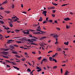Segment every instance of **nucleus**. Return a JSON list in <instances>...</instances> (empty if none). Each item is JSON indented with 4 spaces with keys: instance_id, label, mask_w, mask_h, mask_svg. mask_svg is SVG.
Instances as JSON below:
<instances>
[{
    "instance_id": "obj_52",
    "label": "nucleus",
    "mask_w": 75,
    "mask_h": 75,
    "mask_svg": "<svg viewBox=\"0 0 75 75\" xmlns=\"http://www.w3.org/2000/svg\"><path fill=\"white\" fill-rule=\"evenodd\" d=\"M69 26H68L67 25H66V28H67V29H68V28H69Z\"/></svg>"
},
{
    "instance_id": "obj_62",
    "label": "nucleus",
    "mask_w": 75,
    "mask_h": 75,
    "mask_svg": "<svg viewBox=\"0 0 75 75\" xmlns=\"http://www.w3.org/2000/svg\"><path fill=\"white\" fill-rule=\"evenodd\" d=\"M37 68H36V69H40V68L39 67H38V66H36Z\"/></svg>"
},
{
    "instance_id": "obj_58",
    "label": "nucleus",
    "mask_w": 75,
    "mask_h": 75,
    "mask_svg": "<svg viewBox=\"0 0 75 75\" xmlns=\"http://www.w3.org/2000/svg\"><path fill=\"white\" fill-rule=\"evenodd\" d=\"M54 23H58V22H57V21L56 20L54 21Z\"/></svg>"
},
{
    "instance_id": "obj_7",
    "label": "nucleus",
    "mask_w": 75,
    "mask_h": 75,
    "mask_svg": "<svg viewBox=\"0 0 75 75\" xmlns=\"http://www.w3.org/2000/svg\"><path fill=\"white\" fill-rule=\"evenodd\" d=\"M23 33L25 34H30L29 32H26L25 31H23Z\"/></svg>"
},
{
    "instance_id": "obj_14",
    "label": "nucleus",
    "mask_w": 75,
    "mask_h": 75,
    "mask_svg": "<svg viewBox=\"0 0 75 75\" xmlns=\"http://www.w3.org/2000/svg\"><path fill=\"white\" fill-rule=\"evenodd\" d=\"M2 57L4 58H8V57L7 56H4V55H3Z\"/></svg>"
},
{
    "instance_id": "obj_15",
    "label": "nucleus",
    "mask_w": 75,
    "mask_h": 75,
    "mask_svg": "<svg viewBox=\"0 0 75 75\" xmlns=\"http://www.w3.org/2000/svg\"><path fill=\"white\" fill-rule=\"evenodd\" d=\"M39 21H42V18L40 17V19L39 20Z\"/></svg>"
},
{
    "instance_id": "obj_18",
    "label": "nucleus",
    "mask_w": 75,
    "mask_h": 75,
    "mask_svg": "<svg viewBox=\"0 0 75 75\" xmlns=\"http://www.w3.org/2000/svg\"><path fill=\"white\" fill-rule=\"evenodd\" d=\"M69 43V42H64V44L65 45H68V44Z\"/></svg>"
},
{
    "instance_id": "obj_45",
    "label": "nucleus",
    "mask_w": 75,
    "mask_h": 75,
    "mask_svg": "<svg viewBox=\"0 0 75 75\" xmlns=\"http://www.w3.org/2000/svg\"><path fill=\"white\" fill-rule=\"evenodd\" d=\"M39 24H40V23H38V24H36L35 25V26H37L38 25H39Z\"/></svg>"
},
{
    "instance_id": "obj_8",
    "label": "nucleus",
    "mask_w": 75,
    "mask_h": 75,
    "mask_svg": "<svg viewBox=\"0 0 75 75\" xmlns=\"http://www.w3.org/2000/svg\"><path fill=\"white\" fill-rule=\"evenodd\" d=\"M69 72L68 71H66V72H65V73L64 74L65 75H68V74H69Z\"/></svg>"
},
{
    "instance_id": "obj_16",
    "label": "nucleus",
    "mask_w": 75,
    "mask_h": 75,
    "mask_svg": "<svg viewBox=\"0 0 75 75\" xmlns=\"http://www.w3.org/2000/svg\"><path fill=\"white\" fill-rule=\"evenodd\" d=\"M15 57H17V58H20L21 57H20V56L16 54L15 55Z\"/></svg>"
},
{
    "instance_id": "obj_29",
    "label": "nucleus",
    "mask_w": 75,
    "mask_h": 75,
    "mask_svg": "<svg viewBox=\"0 0 75 75\" xmlns=\"http://www.w3.org/2000/svg\"><path fill=\"white\" fill-rule=\"evenodd\" d=\"M36 31H39V32H40L41 33H42V31L41 30H40L39 29H37Z\"/></svg>"
},
{
    "instance_id": "obj_12",
    "label": "nucleus",
    "mask_w": 75,
    "mask_h": 75,
    "mask_svg": "<svg viewBox=\"0 0 75 75\" xmlns=\"http://www.w3.org/2000/svg\"><path fill=\"white\" fill-rule=\"evenodd\" d=\"M10 47L11 48V49H14V47L13 46V45H10Z\"/></svg>"
},
{
    "instance_id": "obj_48",
    "label": "nucleus",
    "mask_w": 75,
    "mask_h": 75,
    "mask_svg": "<svg viewBox=\"0 0 75 75\" xmlns=\"http://www.w3.org/2000/svg\"><path fill=\"white\" fill-rule=\"evenodd\" d=\"M32 53L33 54H35V52H32Z\"/></svg>"
},
{
    "instance_id": "obj_4",
    "label": "nucleus",
    "mask_w": 75,
    "mask_h": 75,
    "mask_svg": "<svg viewBox=\"0 0 75 75\" xmlns=\"http://www.w3.org/2000/svg\"><path fill=\"white\" fill-rule=\"evenodd\" d=\"M47 11H43L42 12V14H44L45 16H47Z\"/></svg>"
},
{
    "instance_id": "obj_3",
    "label": "nucleus",
    "mask_w": 75,
    "mask_h": 75,
    "mask_svg": "<svg viewBox=\"0 0 75 75\" xmlns=\"http://www.w3.org/2000/svg\"><path fill=\"white\" fill-rule=\"evenodd\" d=\"M3 54H4V55H7V54L8 53V52H2Z\"/></svg>"
},
{
    "instance_id": "obj_1",
    "label": "nucleus",
    "mask_w": 75,
    "mask_h": 75,
    "mask_svg": "<svg viewBox=\"0 0 75 75\" xmlns=\"http://www.w3.org/2000/svg\"><path fill=\"white\" fill-rule=\"evenodd\" d=\"M20 40H21V41H27V39H26V38L25 37L23 38L20 39Z\"/></svg>"
},
{
    "instance_id": "obj_6",
    "label": "nucleus",
    "mask_w": 75,
    "mask_h": 75,
    "mask_svg": "<svg viewBox=\"0 0 75 75\" xmlns=\"http://www.w3.org/2000/svg\"><path fill=\"white\" fill-rule=\"evenodd\" d=\"M12 41V40H8V41L7 42V44H10V43H12L11 42Z\"/></svg>"
},
{
    "instance_id": "obj_34",
    "label": "nucleus",
    "mask_w": 75,
    "mask_h": 75,
    "mask_svg": "<svg viewBox=\"0 0 75 75\" xmlns=\"http://www.w3.org/2000/svg\"><path fill=\"white\" fill-rule=\"evenodd\" d=\"M0 40H1V39H2V38H3V36L2 35H1V36H0Z\"/></svg>"
},
{
    "instance_id": "obj_55",
    "label": "nucleus",
    "mask_w": 75,
    "mask_h": 75,
    "mask_svg": "<svg viewBox=\"0 0 75 75\" xmlns=\"http://www.w3.org/2000/svg\"><path fill=\"white\" fill-rule=\"evenodd\" d=\"M52 51H52L50 50L48 52V53L49 54V53H50V52H52Z\"/></svg>"
},
{
    "instance_id": "obj_57",
    "label": "nucleus",
    "mask_w": 75,
    "mask_h": 75,
    "mask_svg": "<svg viewBox=\"0 0 75 75\" xmlns=\"http://www.w3.org/2000/svg\"><path fill=\"white\" fill-rule=\"evenodd\" d=\"M0 9H1V10H4V8H3L2 7H1L0 8Z\"/></svg>"
},
{
    "instance_id": "obj_22",
    "label": "nucleus",
    "mask_w": 75,
    "mask_h": 75,
    "mask_svg": "<svg viewBox=\"0 0 75 75\" xmlns=\"http://www.w3.org/2000/svg\"><path fill=\"white\" fill-rule=\"evenodd\" d=\"M54 37H55L54 38H57L59 36L58 35H55Z\"/></svg>"
},
{
    "instance_id": "obj_46",
    "label": "nucleus",
    "mask_w": 75,
    "mask_h": 75,
    "mask_svg": "<svg viewBox=\"0 0 75 75\" xmlns=\"http://www.w3.org/2000/svg\"><path fill=\"white\" fill-rule=\"evenodd\" d=\"M6 66H7V68H8H8H10V66L7 64H6Z\"/></svg>"
},
{
    "instance_id": "obj_61",
    "label": "nucleus",
    "mask_w": 75,
    "mask_h": 75,
    "mask_svg": "<svg viewBox=\"0 0 75 75\" xmlns=\"http://www.w3.org/2000/svg\"><path fill=\"white\" fill-rule=\"evenodd\" d=\"M43 29H44V30H47V29L46 28L44 27H43Z\"/></svg>"
},
{
    "instance_id": "obj_2",
    "label": "nucleus",
    "mask_w": 75,
    "mask_h": 75,
    "mask_svg": "<svg viewBox=\"0 0 75 75\" xmlns=\"http://www.w3.org/2000/svg\"><path fill=\"white\" fill-rule=\"evenodd\" d=\"M28 36H29V37H30L33 38H35V39H36L37 40H38V38H37L36 37H34V36H32V35L29 34L28 35Z\"/></svg>"
},
{
    "instance_id": "obj_5",
    "label": "nucleus",
    "mask_w": 75,
    "mask_h": 75,
    "mask_svg": "<svg viewBox=\"0 0 75 75\" xmlns=\"http://www.w3.org/2000/svg\"><path fill=\"white\" fill-rule=\"evenodd\" d=\"M1 50H2V51H8L9 50V49L7 48L5 49H2Z\"/></svg>"
},
{
    "instance_id": "obj_11",
    "label": "nucleus",
    "mask_w": 75,
    "mask_h": 75,
    "mask_svg": "<svg viewBox=\"0 0 75 75\" xmlns=\"http://www.w3.org/2000/svg\"><path fill=\"white\" fill-rule=\"evenodd\" d=\"M28 41H29V42H33L34 41H33V40H30V39H28L27 40Z\"/></svg>"
},
{
    "instance_id": "obj_21",
    "label": "nucleus",
    "mask_w": 75,
    "mask_h": 75,
    "mask_svg": "<svg viewBox=\"0 0 75 75\" xmlns=\"http://www.w3.org/2000/svg\"><path fill=\"white\" fill-rule=\"evenodd\" d=\"M17 16H15L14 15L13 16L12 18V19H14V18H16Z\"/></svg>"
},
{
    "instance_id": "obj_9",
    "label": "nucleus",
    "mask_w": 75,
    "mask_h": 75,
    "mask_svg": "<svg viewBox=\"0 0 75 75\" xmlns=\"http://www.w3.org/2000/svg\"><path fill=\"white\" fill-rule=\"evenodd\" d=\"M70 20V19L68 18H67L64 19V20L65 21H68V20Z\"/></svg>"
},
{
    "instance_id": "obj_31",
    "label": "nucleus",
    "mask_w": 75,
    "mask_h": 75,
    "mask_svg": "<svg viewBox=\"0 0 75 75\" xmlns=\"http://www.w3.org/2000/svg\"><path fill=\"white\" fill-rule=\"evenodd\" d=\"M9 24H10L9 25L10 26V27H12L13 26V24H11V23H9Z\"/></svg>"
},
{
    "instance_id": "obj_27",
    "label": "nucleus",
    "mask_w": 75,
    "mask_h": 75,
    "mask_svg": "<svg viewBox=\"0 0 75 75\" xmlns=\"http://www.w3.org/2000/svg\"><path fill=\"white\" fill-rule=\"evenodd\" d=\"M12 53H13V54H17V53L15 52H12Z\"/></svg>"
},
{
    "instance_id": "obj_47",
    "label": "nucleus",
    "mask_w": 75,
    "mask_h": 75,
    "mask_svg": "<svg viewBox=\"0 0 75 75\" xmlns=\"http://www.w3.org/2000/svg\"><path fill=\"white\" fill-rule=\"evenodd\" d=\"M7 3V1H6L4 2V3H3L2 4H6Z\"/></svg>"
},
{
    "instance_id": "obj_25",
    "label": "nucleus",
    "mask_w": 75,
    "mask_h": 75,
    "mask_svg": "<svg viewBox=\"0 0 75 75\" xmlns=\"http://www.w3.org/2000/svg\"><path fill=\"white\" fill-rule=\"evenodd\" d=\"M5 61L7 62H8V63H11V62L9 61V60H5Z\"/></svg>"
},
{
    "instance_id": "obj_28",
    "label": "nucleus",
    "mask_w": 75,
    "mask_h": 75,
    "mask_svg": "<svg viewBox=\"0 0 75 75\" xmlns=\"http://www.w3.org/2000/svg\"><path fill=\"white\" fill-rule=\"evenodd\" d=\"M12 8H14V7H15L14 5L13 4H12Z\"/></svg>"
},
{
    "instance_id": "obj_13",
    "label": "nucleus",
    "mask_w": 75,
    "mask_h": 75,
    "mask_svg": "<svg viewBox=\"0 0 75 75\" xmlns=\"http://www.w3.org/2000/svg\"><path fill=\"white\" fill-rule=\"evenodd\" d=\"M42 61H43L45 62H47V59L45 58L42 60Z\"/></svg>"
},
{
    "instance_id": "obj_17",
    "label": "nucleus",
    "mask_w": 75,
    "mask_h": 75,
    "mask_svg": "<svg viewBox=\"0 0 75 75\" xmlns=\"http://www.w3.org/2000/svg\"><path fill=\"white\" fill-rule=\"evenodd\" d=\"M49 60L50 61H52V57H49Z\"/></svg>"
},
{
    "instance_id": "obj_19",
    "label": "nucleus",
    "mask_w": 75,
    "mask_h": 75,
    "mask_svg": "<svg viewBox=\"0 0 75 75\" xmlns=\"http://www.w3.org/2000/svg\"><path fill=\"white\" fill-rule=\"evenodd\" d=\"M30 40H32V41H35V42H36V41H37L36 40L34 39H30Z\"/></svg>"
},
{
    "instance_id": "obj_10",
    "label": "nucleus",
    "mask_w": 75,
    "mask_h": 75,
    "mask_svg": "<svg viewBox=\"0 0 75 75\" xmlns=\"http://www.w3.org/2000/svg\"><path fill=\"white\" fill-rule=\"evenodd\" d=\"M13 67L15 68V69H17V70H19L20 69L19 68H18V67H16V66H13Z\"/></svg>"
},
{
    "instance_id": "obj_23",
    "label": "nucleus",
    "mask_w": 75,
    "mask_h": 75,
    "mask_svg": "<svg viewBox=\"0 0 75 75\" xmlns=\"http://www.w3.org/2000/svg\"><path fill=\"white\" fill-rule=\"evenodd\" d=\"M5 12L6 13H7L8 14H9V13H10L11 12L10 11H5Z\"/></svg>"
},
{
    "instance_id": "obj_63",
    "label": "nucleus",
    "mask_w": 75,
    "mask_h": 75,
    "mask_svg": "<svg viewBox=\"0 0 75 75\" xmlns=\"http://www.w3.org/2000/svg\"><path fill=\"white\" fill-rule=\"evenodd\" d=\"M22 13H24V14H26L27 13V12L25 11L23 12Z\"/></svg>"
},
{
    "instance_id": "obj_49",
    "label": "nucleus",
    "mask_w": 75,
    "mask_h": 75,
    "mask_svg": "<svg viewBox=\"0 0 75 75\" xmlns=\"http://www.w3.org/2000/svg\"><path fill=\"white\" fill-rule=\"evenodd\" d=\"M47 23V22L46 21H44L43 23V24H45V23Z\"/></svg>"
},
{
    "instance_id": "obj_41",
    "label": "nucleus",
    "mask_w": 75,
    "mask_h": 75,
    "mask_svg": "<svg viewBox=\"0 0 75 75\" xmlns=\"http://www.w3.org/2000/svg\"><path fill=\"white\" fill-rule=\"evenodd\" d=\"M13 46H14L15 47H18V46L16 45H14Z\"/></svg>"
},
{
    "instance_id": "obj_51",
    "label": "nucleus",
    "mask_w": 75,
    "mask_h": 75,
    "mask_svg": "<svg viewBox=\"0 0 75 75\" xmlns=\"http://www.w3.org/2000/svg\"><path fill=\"white\" fill-rule=\"evenodd\" d=\"M25 55H26L27 56H28V54H27V53L26 52H25Z\"/></svg>"
},
{
    "instance_id": "obj_36",
    "label": "nucleus",
    "mask_w": 75,
    "mask_h": 75,
    "mask_svg": "<svg viewBox=\"0 0 75 75\" xmlns=\"http://www.w3.org/2000/svg\"><path fill=\"white\" fill-rule=\"evenodd\" d=\"M17 21H18L17 19L13 20L14 22H16Z\"/></svg>"
},
{
    "instance_id": "obj_26",
    "label": "nucleus",
    "mask_w": 75,
    "mask_h": 75,
    "mask_svg": "<svg viewBox=\"0 0 75 75\" xmlns=\"http://www.w3.org/2000/svg\"><path fill=\"white\" fill-rule=\"evenodd\" d=\"M22 61H25V58H23L22 59H21Z\"/></svg>"
},
{
    "instance_id": "obj_40",
    "label": "nucleus",
    "mask_w": 75,
    "mask_h": 75,
    "mask_svg": "<svg viewBox=\"0 0 75 75\" xmlns=\"http://www.w3.org/2000/svg\"><path fill=\"white\" fill-rule=\"evenodd\" d=\"M29 30L30 31H32L33 32H34V31H35V30H32L31 29H29Z\"/></svg>"
},
{
    "instance_id": "obj_30",
    "label": "nucleus",
    "mask_w": 75,
    "mask_h": 75,
    "mask_svg": "<svg viewBox=\"0 0 75 75\" xmlns=\"http://www.w3.org/2000/svg\"><path fill=\"white\" fill-rule=\"evenodd\" d=\"M30 44L31 45H36V44L34 43H30Z\"/></svg>"
},
{
    "instance_id": "obj_56",
    "label": "nucleus",
    "mask_w": 75,
    "mask_h": 75,
    "mask_svg": "<svg viewBox=\"0 0 75 75\" xmlns=\"http://www.w3.org/2000/svg\"><path fill=\"white\" fill-rule=\"evenodd\" d=\"M61 74H62V72H63L62 69L61 68Z\"/></svg>"
},
{
    "instance_id": "obj_38",
    "label": "nucleus",
    "mask_w": 75,
    "mask_h": 75,
    "mask_svg": "<svg viewBox=\"0 0 75 75\" xmlns=\"http://www.w3.org/2000/svg\"><path fill=\"white\" fill-rule=\"evenodd\" d=\"M11 64H13V65H15L16 64L14 62H11Z\"/></svg>"
},
{
    "instance_id": "obj_42",
    "label": "nucleus",
    "mask_w": 75,
    "mask_h": 75,
    "mask_svg": "<svg viewBox=\"0 0 75 75\" xmlns=\"http://www.w3.org/2000/svg\"><path fill=\"white\" fill-rule=\"evenodd\" d=\"M55 11H55V10H53L52 11V13H55Z\"/></svg>"
},
{
    "instance_id": "obj_44",
    "label": "nucleus",
    "mask_w": 75,
    "mask_h": 75,
    "mask_svg": "<svg viewBox=\"0 0 75 75\" xmlns=\"http://www.w3.org/2000/svg\"><path fill=\"white\" fill-rule=\"evenodd\" d=\"M52 15L53 17H55V15L54 14H52Z\"/></svg>"
},
{
    "instance_id": "obj_60",
    "label": "nucleus",
    "mask_w": 75,
    "mask_h": 75,
    "mask_svg": "<svg viewBox=\"0 0 75 75\" xmlns=\"http://www.w3.org/2000/svg\"><path fill=\"white\" fill-rule=\"evenodd\" d=\"M64 50H68V48H64L63 49Z\"/></svg>"
},
{
    "instance_id": "obj_32",
    "label": "nucleus",
    "mask_w": 75,
    "mask_h": 75,
    "mask_svg": "<svg viewBox=\"0 0 75 75\" xmlns=\"http://www.w3.org/2000/svg\"><path fill=\"white\" fill-rule=\"evenodd\" d=\"M41 58H42V57H41L38 58V59H39V60H40Z\"/></svg>"
},
{
    "instance_id": "obj_43",
    "label": "nucleus",
    "mask_w": 75,
    "mask_h": 75,
    "mask_svg": "<svg viewBox=\"0 0 75 75\" xmlns=\"http://www.w3.org/2000/svg\"><path fill=\"white\" fill-rule=\"evenodd\" d=\"M34 71H35V70H33L30 73V74H33V72H34Z\"/></svg>"
},
{
    "instance_id": "obj_50",
    "label": "nucleus",
    "mask_w": 75,
    "mask_h": 75,
    "mask_svg": "<svg viewBox=\"0 0 75 75\" xmlns=\"http://www.w3.org/2000/svg\"><path fill=\"white\" fill-rule=\"evenodd\" d=\"M33 33L34 34H38V33H37L33 32Z\"/></svg>"
},
{
    "instance_id": "obj_20",
    "label": "nucleus",
    "mask_w": 75,
    "mask_h": 75,
    "mask_svg": "<svg viewBox=\"0 0 75 75\" xmlns=\"http://www.w3.org/2000/svg\"><path fill=\"white\" fill-rule=\"evenodd\" d=\"M27 71H28V72H31V69H30V68H28V69Z\"/></svg>"
},
{
    "instance_id": "obj_24",
    "label": "nucleus",
    "mask_w": 75,
    "mask_h": 75,
    "mask_svg": "<svg viewBox=\"0 0 75 75\" xmlns=\"http://www.w3.org/2000/svg\"><path fill=\"white\" fill-rule=\"evenodd\" d=\"M52 4H53V5H54V6H57L58 5L57 4L53 3V2H52Z\"/></svg>"
},
{
    "instance_id": "obj_53",
    "label": "nucleus",
    "mask_w": 75,
    "mask_h": 75,
    "mask_svg": "<svg viewBox=\"0 0 75 75\" xmlns=\"http://www.w3.org/2000/svg\"><path fill=\"white\" fill-rule=\"evenodd\" d=\"M15 31H17L18 32L20 31V30H19L18 29H16L15 30Z\"/></svg>"
},
{
    "instance_id": "obj_39",
    "label": "nucleus",
    "mask_w": 75,
    "mask_h": 75,
    "mask_svg": "<svg viewBox=\"0 0 75 75\" xmlns=\"http://www.w3.org/2000/svg\"><path fill=\"white\" fill-rule=\"evenodd\" d=\"M42 69H38L37 70V72H40V71H41Z\"/></svg>"
},
{
    "instance_id": "obj_37",
    "label": "nucleus",
    "mask_w": 75,
    "mask_h": 75,
    "mask_svg": "<svg viewBox=\"0 0 75 75\" xmlns=\"http://www.w3.org/2000/svg\"><path fill=\"white\" fill-rule=\"evenodd\" d=\"M53 69H56V68H57V66H55L53 67Z\"/></svg>"
},
{
    "instance_id": "obj_33",
    "label": "nucleus",
    "mask_w": 75,
    "mask_h": 75,
    "mask_svg": "<svg viewBox=\"0 0 75 75\" xmlns=\"http://www.w3.org/2000/svg\"><path fill=\"white\" fill-rule=\"evenodd\" d=\"M0 23H1V24H4V23L3 21H0Z\"/></svg>"
},
{
    "instance_id": "obj_54",
    "label": "nucleus",
    "mask_w": 75,
    "mask_h": 75,
    "mask_svg": "<svg viewBox=\"0 0 75 75\" xmlns=\"http://www.w3.org/2000/svg\"><path fill=\"white\" fill-rule=\"evenodd\" d=\"M56 29L57 30H60V28H56Z\"/></svg>"
},
{
    "instance_id": "obj_64",
    "label": "nucleus",
    "mask_w": 75,
    "mask_h": 75,
    "mask_svg": "<svg viewBox=\"0 0 75 75\" xmlns=\"http://www.w3.org/2000/svg\"><path fill=\"white\" fill-rule=\"evenodd\" d=\"M55 35V34H51V35Z\"/></svg>"
},
{
    "instance_id": "obj_59",
    "label": "nucleus",
    "mask_w": 75,
    "mask_h": 75,
    "mask_svg": "<svg viewBox=\"0 0 75 75\" xmlns=\"http://www.w3.org/2000/svg\"><path fill=\"white\" fill-rule=\"evenodd\" d=\"M40 25H39L38 27L37 28L38 29V30H39L40 28Z\"/></svg>"
},
{
    "instance_id": "obj_35",
    "label": "nucleus",
    "mask_w": 75,
    "mask_h": 75,
    "mask_svg": "<svg viewBox=\"0 0 75 75\" xmlns=\"http://www.w3.org/2000/svg\"><path fill=\"white\" fill-rule=\"evenodd\" d=\"M58 50H57V51H61V48H59L58 49Z\"/></svg>"
}]
</instances>
